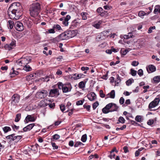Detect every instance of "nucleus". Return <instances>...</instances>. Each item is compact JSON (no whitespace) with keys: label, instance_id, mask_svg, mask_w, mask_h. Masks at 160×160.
Instances as JSON below:
<instances>
[{"label":"nucleus","instance_id":"1","mask_svg":"<svg viewBox=\"0 0 160 160\" xmlns=\"http://www.w3.org/2000/svg\"><path fill=\"white\" fill-rule=\"evenodd\" d=\"M41 7L40 3L38 2L33 3L29 9L31 16L35 17L37 16L41 11Z\"/></svg>","mask_w":160,"mask_h":160},{"label":"nucleus","instance_id":"2","mask_svg":"<svg viewBox=\"0 0 160 160\" xmlns=\"http://www.w3.org/2000/svg\"><path fill=\"white\" fill-rule=\"evenodd\" d=\"M32 59L29 57H26L25 58H22L17 60L16 63L20 66H24L30 62Z\"/></svg>","mask_w":160,"mask_h":160},{"label":"nucleus","instance_id":"3","mask_svg":"<svg viewBox=\"0 0 160 160\" xmlns=\"http://www.w3.org/2000/svg\"><path fill=\"white\" fill-rule=\"evenodd\" d=\"M10 8L16 12L18 14H19L22 11V8L20 2H15L12 4V5L10 6Z\"/></svg>","mask_w":160,"mask_h":160},{"label":"nucleus","instance_id":"4","mask_svg":"<svg viewBox=\"0 0 160 160\" xmlns=\"http://www.w3.org/2000/svg\"><path fill=\"white\" fill-rule=\"evenodd\" d=\"M48 92L45 90H42L37 92L35 95L37 98L42 99L46 97L48 95Z\"/></svg>","mask_w":160,"mask_h":160},{"label":"nucleus","instance_id":"5","mask_svg":"<svg viewBox=\"0 0 160 160\" xmlns=\"http://www.w3.org/2000/svg\"><path fill=\"white\" fill-rule=\"evenodd\" d=\"M8 15L9 18L11 19H17L19 18L20 16H21L20 13L18 14L16 12L12 9V11L8 12Z\"/></svg>","mask_w":160,"mask_h":160},{"label":"nucleus","instance_id":"6","mask_svg":"<svg viewBox=\"0 0 160 160\" xmlns=\"http://www.w3.org/2000/svg\"><path fill=\"white\" fill-rule=\"evenodd\" d=\"M59 95L58 89L55 88L50 90L49 96L51 97H57Z\"/></svg>","mask_w":160,"mask_h":160},{"label":"nucleus","instance_id":"7","mask_svg":"<svg viewBox=\"0 0 160 160\" xmlns=\"http://www.w3.org/2000/svg\"><path fill=\"white\" fill-rule=\"evenodd\" d=\"M14 27L16 29L19 31H22L24 29V26L23 24L21 22L18 21L15 23Z\"/></svg>","mask_w":160,"mask_h":160},{"label":"nucleus","instance_id":"8","mask_svg":"<svg viewBox=\"0 0 160 160\" xmlns=\"http://www.w3.org/2000/svg\"><path fill=\"white\" fill-rule=\"evenodd\" d=\"M20 96L18 94H14L12 97V104L15 105L17 104L19 101Z\"/></svg>","mask_w":160,"mask_h":160},{"label":"nucleus","instance_id":"9","mask_svg":"<svg viewBox=\"0 0 160 160\" xmlns=\"http://www.w3.org/2000/svg\"><path fill=\"white\" fill-rule=\"evenodd\" d=\"M59 37L61 40L68 39L70 37V34L67 32L61 33L59 35Z\"/></svg>","mask_w":160,"mask_h":160},{"label":"nucleus","instance_id":"10","mask_svg":"<svg viewBox=\"0 0 160 160\" xmlns=\"http://www.w3.org/2000/svg\"><path fill=\"white\" fill-rule=\"evenodd\" d=\"M70 19V16L67 15L66 17H64L62 18H60L59 20L62 21V24L65 26H67L68 24V21Z\"/></svg>","mask_w":160,"mask_h":160},{"label":"nucleus","instance_id":"11","mask_svg":"<svg viewBox=\"0 0 160 160\" xmlns=\"http://www.w3.org/2000/svg\"><path fill=\"white\" fill-rule=\"evenodd\" d=\"M15 47L16 41H13L10 44L6 45L5 46V48L6 49L10 50L14 48Z\"/></svg>","mask_w":160,"mask_h":160},{"label":"nucleus","instance_id":"12","mask_svg":"<svg viewBox=\"0 0 160 160\" xmlns=\"http://www.w3.org/2000/svg\"><path fill=\"white\" fill-rule=\"evenodd\" d=\"M146 69L148 73L153 72L156 70L155 67L152 65H149L148 67H146Z\"/></svg>","mask_w":160,"mask_h":160},{"label":"nucleus","instance_id":"13","mask_svg":"<svg viewBox=\"0 0 160 160\" xmlns=\"http://www.w3.org/2000/svg\"><path fill=\"white\" fill-rule=\"evenodd\" d=\"M156 100L157 99H154L153 101L149 103L148 106L149 108L151 109L154 108L158 105V102L156 101Z\"/></svg>","mask_w":160,"mask_h":160},{"label":"nucleus","instance_id":"14","mask_svg":"<svg viewBox=\"0 0 160 160\" xmlns=\"http://www.w3.org/2000/svg\"><path fill=\"white\" fill-rule=\"evenodd\" d=\"M96 95L94 93L91 92L87 95V97L89 100L92 101L95 99L96 98Z\"/></svg>","mask_w":160,"mask_h":160},{"label":"nucleus","instance_id":"15","mask_svg":"<svg viewBox=\"0 0 160 160\" xmlns=\"http://www.w3.org/2000/svg\"><path fill=\"white\" fill-rule=\"evenodd\" d=\"M115 97V91L114 90H112L111 92L106 96L105 99H106L109 98L113 99Z\"/></svg>","mask_w":160,"mask_h":160},{"label":"nucleus","instance_id":"16","mask_svg":"<svg viewBox=\"0 0 160 160\" xmlns=\"http://www.w3.org/2000/svg\"><path fill=\"white\" fill-rule=\"evenodd\" d=\"M35 120L34 118L32 117L30 115H28L26 118L24 120L25 123H28L29 121L34 122Z\"/></svg>","mask_w":160,"mask_h":160},{"label":"nucleus","instance_id":"17","mask_svg":"<svg viewBox=\"0 0 160 160\" xmlns=\"http://www.w3.org/2000/svg\"><path fill=\"white\" fill-rule=\"evenodd\" d=\"M34 126V123L29 124L23 128V131L24 132H26L28 131H30L33 128Z\"/></svg>","mask_w":160,"mask_h":160},{"label":"nucleus","instance_id":"18","mask_svg":"<svg viewBox=\"0 0 160 160\" xmlns=\"http://www.w3.org/2000/svg\"><path fill=\"white\" fill-rule=\"evenodd\" d=\"M53 78L52 75H49V76H46L44 77H41L40 78V80L43 82H48L50 78Z\"/></svg>","mask_w":160,"mask_h":160},{"label":"nucleus","instance_id":"19","mask_svg":"<svg viewBox=\"0 0 160 160\" xmlns=\"http://www.w3.org/2000/svg\"><path fill=\"white\" fill-rule=\"evenodd\" d=\"M82 74H75L71 77V79L72 80H75L81 78Z\"/></svg>","mask_w":160,"mask_h":160},{"label":"nucleus","instance_id":"20","mask_svg":"<svg viewBox=\"0 0 160 160\" xmlns=\"http://www.w3.org/2000/svg\"><path fill=\"white\" fill-rule=\"evenodd\" d=\"M49 40L51 42L54 43H57L61 41L59 35L55 38L50 39Z\"/></svg>","mask_w":160,"mask_h":160},{"label":"nucleus","instance_id":"21","mask_svg":"<svg viewBox=\"0 0 160 160\" xmlns=\"http://www.w3.org/2000/svg\"><path fill=\"white\" fill-rule=\"evenodd\" d=\"M11 71L10 72V77H14L15 76L17 75L18 74V72L17 71H15L14 70V68H12Z\"/></svg>","mask_w":160,"mask_h":160},{"label":"nucleus","instance_id":"22","mask_svg":"<svg viewBox=\"0 0 160 160\" xmlns=\"http://www.w3.org/2000/svg\"><path fill=\"white\" fill-rule=\"evenodd\" d=\"M48 102L45 100H42L39 103V106L41 107H44L48 105Z\"/></svg>","mask_w":160,"mask_h":160},{"label":"nucleus","instance_id":"23","mask_svg":"<svg viewBox=\"0 0 160 160\" xmlns=\"http://www.w3.org/2000/svg\"><path fill=\"white\" fill-rule=\"evenodd\" d=\"M80 23L79 20H74L72 22L71 25L73 27H76L78 26Z\"/></svg>","mask_w":160,"mask_h":160},{"label":"nucleus","instance_id":"24","mask_svg":"<svg viewBox=\"0 0 160 160\" xmlns=\"http://www.w3.org/2000/svg\"><path fill=\"white\" fill-rule=\"evenodd\" d=\"M160 82V76H156L153 78V81L152 82L153 83H158Z\"/></svg>","mask_w":160,"mask_h":160},{"label":"nucleus","instance_id":"25","mask_svg":"<svg viewBox=\"0 0 160 160\" xmlns=\"http://www.w3.org/2000/svg\"><path fill=\"white\" fill-rule=\"evenodd\" d=\"M46 101L48 102V105L49 107L51 108H54L55 106L54 103H51L52 102L50 100L46 99Z\"/></svg>","mask_w":160,"mask_h":160},{"label":"nucleus","instance_id":"26","mask_svg":"<svg viewBox=\"0 0 160 160\" xmlns=\"http://www.w3.org/2000/svg\"><path fill=\"white\" fill-rule=\"evenodd\" d=\"M112 106L110 110L111 112L117 111L118 108V107L116 104L112 103Z\"/></svg>","mask_w":160,"mask_h":160},{"label":"nucleus","instance_id":"27","mask_svg":"<svg viewBox=\"0 0 160 160\" xmlns=\"http://www.w3.org/2000/svg\"><path fill=\"white\" fill-rule=\"evenodd\" d=\"M78 33V30H71V38L75 36Z\"/></svg>","mask_w":160,"mask_h":160},{"label":"nucleus","instance_id":"28","mask_svg":"<svg viewBox=\"0 0 160 160\" xmlns=\"http://www.w3.org/2000/svg\"><path fill=\"white\" fill-rule=\"evenodd\" d=\"M133 36L132 32H129L128 35H124L123 36V38L125 39H128L129 38H132Z\"/></svg>","mask_w":160,"mask_h":160},{"label":"nucleus","instance_id":"29","mask_svg":"<svg viewBox=\"0 0 160 160\" xmlns=\"http://www.w3.org/2000/svg\"><path fill=\"white\" fill-rule=\"evenodd\" d=\"M135 120L136 121L138 122H141L143 121V119L142 116L140 115H137L136 117Z\"/></svg>","mask_w":160,"mask_h":160},{"label":"nucleus","instance_id":"30","mask_svg":"<svg viewBox=\"0 0 160 160\" xmlns=\"http://www.w3.org/2000/svg\"><path fill=\"white\" fill-rule=\"evenodd\" d=\"M7 25L8 28L11 29L12 28L13 26V22L11 20L8 21Z\"/></svg>","mask_w":160,"mask_h":160},{"label":"nucleus","instance_id":"31","mask_svg":"<svg viewBox=\"0 0 160 160\" xmlns=\"http://www.w3.org/2000/svg\"><path fill=\"white\" fill-rule=\"evenodd\" d=\"M125 120L124 118L122 117H119L118 119V122L117 123L118 124L119 123H125Z\"/></svg>","mask_w":160,"mask_h":160},{"label":"nucleus","instance_id":"32","mask_svg":"<svg viewBox=\"0 0 160 160\" xmlns=\"http://www.w3.org/2000/svg\"><path fill=\"white\" fill-rule=\"evenodd\" d=\"M121 81V79L118 75H117V79L115 81V85L118 86V84Z\"/></svg>","mask_w":160,"mask_h":160},{"label":"nucleus","instance_id":"33","mask_svg":"<svg viewBox=\"0 0 160 160\" xmlns=\"http://www.w3.org/2000/svg\"><path fill=\"white\" fill-rule=\"evenodd\" d=\"M53 28H54V30H55L56 31L61 30H62L61 26L58 24H55L54 25Z\"/></svg>","mask_w":160,"mask_h":160},{"label":"nucleus","instance_id":"34","mask_svg":"<svg viewBox=\"0 0 160 160\" xmlns=\"http://www.w3.org/2000/svg\"><path fill=\"white\" fill-rule=\"evenodd\" d=\"M87 13L86 12H82L81 13V15L82 17V19L84 20H86L87 19Z\"/></svg>","mask_w":160,"mask_h":160},{"label":"nucleus","instance_id":"35","mask_svg":"<svg viewBox=\"0 0 160 160\" xmlns=\"http://www.w3.org/2000/svg\"><path fill=\"white\" fill-rule=\"evenodd\" d=\"M85 83L83 81L80 82L78 84V87L80 88H85Z\"/></svg>","mask_w":160,"mask_h":160},{"label":"nucleus","instance_id":"36","mask_svg":"<svg viewBox=\"0 0 160 160\" xmlns=\"http://www.w3.org/2000/svg\"><path fill=\"white\" fill-rule=\"evenodd\" d=\"M23 69L26 71H30L31 70L32 68L29 65H24Z\"/></svg>","mask_w":160,"mask_h":160},{"label":"nucleus","instance_id":"37","mask_svg":"<svg viewBox=\"0 0 160 160\" xmlns=\"http://www.w3.org/2000/svg\"><path fill=\"white\" fill-rule=\"evenodd\" d=\"M21 117V114L20 113H18L16 115V117H15V121L16 122H18Z\"/></svg>","mask_w":160,"mask_h":160},{"label":"nucleus","instance_id":"38","mask_svg":"<svg viewBox=\"0 0 160 160\" xmlns=\"http://www.w3.org/2000/svg\"><path fill=\"white\" fill-rule=\"evenodd\" d=\"M22 138L21 136H14L13 141L16 140V141H18Z\"/></svg>","mask_w":160,"mask_h":160},{"label":"nucleus","instance_id":"39","mask_svg":"<svg viewBox=\"0 0 160 160\" xmlns=\"http://www.w3.org/2000/svg\"><path fill=\"white\" fill-rule=\"evenodd\" d=\"M133 82V79H130L126 81V83L127 86H129Z\"/></svg>","mask_w":160,"mask_h":160},{"label":"nucleus","instance_id":"40","mask_svg":"<svg viewBox=\"0 0 160 160\" xmlns=\"http://www.w3.org/2000/svg\"><path fill=\"white\" fill-rule=\"evenodd\" d=\"M3 130L5 133H7L11 130V128L9 127H5L3 128Z\"/></svg>","mask_w":160,"mask_h":160},{"label":"nucleus","instance_id":"41","mask_svg":"<svg viewBox=\"0 0 160 160\" xmlns=\"http://www.w3.org/2000/svg\"><path fill=\"white\" fill-rule=\"evenodd\" d=\"M108 13L107 11H103L100 14V15L102 17H106L107 16Z\"/></svg>","mask_w":160,"mask_h":160},{"label":"nucleus","instance_id":"42","mask_svg":"<svg viewBox=\"0 0 160 160\" xmlns=\"http://www.w3.org/2000/svg\"><path fill=\"white\" fill-rule=\"evenodd\" d=\"M160 8V6L159 5H156L155 7L154 10V13L156 14L157 12L159 10Z\"/></svg>","mask_w":160,"mask_h":160},{"label":"nucleus","instance_id":"43","mask_svg":"<svg viewBox=\"0 0 160 160\" xmlns=\"http://www.w3.org/2000/svg\"><path fill=\"white\" fill-rule=\"evenodd\" d=\"M137 73V71L135 70L132 68L130 69V74L133 76H135L136 75Z\"/></svg>","mask_w":160,"mask_h":160},{"label":"nucleus","instance_id":"44","mask_svg":"<svg viewBox=\"0 0 160 160\" xmlns=\"http://www.w3.org/2000/svg\"><path fill=\"white\" fill-rule=\"evenodd\" d=\"M146 13L143 11H140L138 13V16L142 18H143V17L145 15Z\"/></svg>","mask_w":160,"mask_h":160},{"label":"nucleus","instance_id":"45","mask_svg":"<svg viewBox=\"0 0 160 160\" xmlns=\"http://www.w3.org/2000/svg\"><path fill=\"white\" fill-rule=\"evenodd\" d=\"M102 112L104 113L105 114L111 112L110 110H108L105 107L102 109Z\"/></svg>","mask_w":160,"mask_h":160},{"label":"nucleus","instance_id":"46","mask_svg":"<svg viewBox=\"0 0 160 160\" xmlns=\"http://www.w3.org/2000/svg\"><path fill=\"white\" fill-rule=\"evenodd\" d=\"M87 139V136L86 134L83 135L81 138V140L83 142H85L86 141Z\"/></svg>","mask_w":160,"mask_h":160},{"label":"nucleus","instance_id":"47","mask_svg":"<svg viewBox=\"0 0 160 160\" xmlns=\"http://www.w3.org/2000/svg\"><path fill=\"white\" fill-rule=\"evenodd\" d=\"M26 24L28 28H30L32 25V23L31 21H28L26 22Z\"/></svg>","mask_w":160,"mask_h":160},{"label":"nucleus","instance_id":"48","mask_svg":"<svg viewBox=\"0 0 160 160\" xmlns=\"http://www.w3.org/2000/svg\"><path fill=\"white\" fill-rule=\"evenodd\" d=\"M15 134H12L10 135H8L6 137V138L8 139H12V141L13 140L14 136H15Z\"/></svg>","mask_w":160,"mask_h":160},{"label":"nucleus","instance_id":"49","mask_svg":"<svg viewBox=\"0 0 160 160\" xmlns=\"http://www.w3.org/2000/svg\"><path fill=\"white\" fill-rule=\"evenodd\" d=\"M98 105L99 103L98 101H96L92 105V108L93 110H95Z\"/></svg>","mask_w":160,"mask_h":160},{"label":"nucleus","instance_id":"50","mask_svg":"<svg viewBox=\"0 0 160 160\" xmlns=\"http://www.w3.org/2000/svg\"><path fill=\"white\" fill-rule=\"evenodd\" d=\"M154 123V120L152 119H149L147 122V124L149 125H152Z\"/></svg>","mask_w":160,"mask_h":160},{"label":"nucleus","instance_id":"51","mask_svg":"<svg viewBox=\"0 0 160 160\" xmlns=\"http://www.w3.org/2000/svg\"><path fill=\"white\" fill-rule=\"evenodd\" d=\"M92 26L98 29L100 28V26L97 23V22H95L93 23Z\"/></svg>","mask_w":160,"mask_h":160},{"label":"nucleus","instance_id":"52","mask_svg":"<svg viewBox=\"0 0 160 160\" xmlns=\"http://www.w3.org/2000/svg\"><path fill=\"white\" fill-rule=\"evenodd\" d=\"M84 144L81 142H77L74 146L75 147H78V146H82V145H83Z\"/></svg>","mask_w":160,"mask_h":160},{"label":"nucleus","instance_id":"53","mask_svg":"<svg viewBox=\"0 0 160 160\" xmlns=\"http://www.w3.org/2000/svg\"><path fill=\"white\" fill-rule=\"evenodd\" d=\"M138 75L141 77L143 75V71L142 69H139L138 70Z\"/></svg>","mask_w":160,"mask_h":160},{"label":"nucleus","instance_id":"54","mask_svg":"<svg viewBox=\"0 0 160 160\" xmlns=\"http://www.w3.org/2000/svg\"><path fill=\"white\" fill-rule=\"evenodd\" d=\"M84 100H79L77 102H76V105H82L83 104Z\"/></svg>","mask_w":160,"mask_h":160},{"label":"nucleus","instance_id":"55","mask_svg":"<svg viewBox=\"0 0 160 160\" xmlns=\"http://www.w3.org/2000/svg\"><path fill=\"white\" fill-rule=\"evenodd\" d=\"M139 64L138 62H137L136 61H133L131 63V65L133 66H137Z\"/></svg>","mask_w":160,"mask_h":160},{"label":"nucleus","instance_id":"56","mask_svg":"<svg viewBox=\"0 0 160 160\" xmlns=\"http://www.w3.org/2000/svg\"><path fill=\"white\" fill-rule=\"evenodd\" d=\"M100 96L102 98H104L105 96V95L103 93V92L102 90H100L99 92Z\"/></svg>","mask_w":160,"mask_h":160},{"label":"nucleus","instance_id":"57","mask_svg":"<svg viewBox=\"0 0 160 160\" xmlns=\"http://www.w3.org/2000/svg\"><path fill=\"white\" fill-rule=\"evenodd\" d=\"M60 108L62 111L63 112L65 110L66 107L65 105L61 104L60 105Z\"/></svg>","mask_w":160,"mask_h":160},{"label":"nucleus","instance_id":"58","mask_svg":"<svg viewBox=\"0 0 160 160\" xmlns=\"http://www.w3.org/2000/svg\"><path fill=\"white\" fill-rule=\"evenodd\" d=\"M112 103H110L108 104L107 105L105 106L106 108H107L108 110H110V109H111V107L112 106Z\"/></svg>","mask_w":160,"mask_h":160},{"label":"nucleus","instance_id":"59","mask_svg":"<svg viewBox=\"0 0 160 160\" xmlns=\"http://www.w3.org/2000/svg\"><path fill=\"white\" fill-rule=\"evenodd\" d=\"M83 107L85 108H86L87 111H90V107H91V106L90 105H86L84 104L83 105Z\"/></svg>","mask_w":160,"mask_h":160},{"label":"nucleus","instance_id":"60","mask_svg":"<svg viewBox=\"0 0 160 160\" xmlns=\"http://www.w3.org/2000/svg\"><path fill=\"white\" fill-rule=\"evenodd\" d=\"M149 88V85H147L146 86H143V88L144 89V90L143 91V93H145L147 91V89Z\"/></svg>","mask_w":160,"mask_h":160},{"label":"nucleus","instance_id":"61","mask_svg":"<svg viewBox=\"0 0 160 160\" xmlns=\"http://www.w3.org/2000/svg\"><path fill=\"white\" fill-rule=\"evenodd\" d=\"M62 90L63 92H67L68 91V88L66 86H64Z\"/></svg>","mask_w":160,"mask_h":160},{"label":"nucleus","instance_id":"62","mask_svg":"<svg viewBox=\"0 0 160 160\" xmlns=\"http://www.w3.org/2000/svg\"><path fill=\"white\" fill-rule=\"evenodd\" d=\"M58 88L60 89H62V88L64 87V86H63L62 83V82H58Z\"/></svg>","mask_w":160,"mask_h":160},{"label":"nucleus","instance_id":"63","mask_svg":"<svg viewBox=\"0 0 160 160\" xmlns=\"http://www.w3.org/2000/svg\"><path fill=\"white\" fill-rule=\"evenodd\" d=\"M60 136L58 134H55L53 136V138L56 140L60 138Z\"/></svg>","mask_w":160,"mask_h":160},{"label":"nucleus","instance_id":"64","mask_svg":"<svg viewBox=\"0 0 160 160\" xmlns=\"http://www.w3.org/2000/svg\"><path fill=\"white\" fill-rule=\"evenodd\" d=\"M124 99L122 97L120 98L119 100V102L121 104H122L124 103Z\"/></svg>","mask_w":160,"mask_h":160}]
</instances>
